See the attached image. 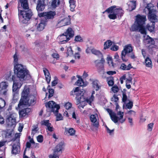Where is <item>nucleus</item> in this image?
Masks as SVG:
<instances>
[{
	"instance_id": "17",
	"label": "nucleus",
	"mask_w": 158,
	"mask_h": 158,
	"mask_svg": "<svg viewBox=\"0 0 158 158\" xmlns=\"http://www.w3.org/2000/svg\"><path fill=\"white\" fill-rule=\"evenodd\" d=\"M118 115H120L119 118L117 116L115 113L110 117L111 120L115 123H117L118 120H120L123 118V112L119 111L118 113Z\"/></svg>"
},
{
	"instance_id": "60",
	"label": "nucleus",
	"mask_w": 158,
	"mask_h": 158,
	"mask_svg": "<svg viewBox=\"0 0 158 158\" xmlns=\"http://www.w3.org/2000/svg\"><path fill=\"white\" fill-rule=\"evenodd\" d=\"M52 56L54 58H56L57 59H58L59 58V55L57 53H53L52 54Z\"/></svg>"
},
{
	"instance_id": "62",
	"label": "nucleus",
	"mask_w": 158,
	"mask_h": 158,
	"mask_svg": "<svg viewBox=\"0 0 158 158\" xmlns=\"http://www.w3.org/2000/svg\"><path fill=\"white\" fill-rule=\"evenodd\" d=\"M93 100V98H87L86 100V102L88 103L90 105L91 104Z\"/></svg>"
},
{
	"instance_id": "39",
	"label": "nucleus",
	"mask_w": 158,
	"mask_h": 158,
	"mask_svg": "<svg viewBox=\"0 0 158 158\" xmlns=\"http://www.w3.org/2000/svg\"><path fill=\"white\" fill-rule=\"evenodd\" d=\"M146 40H147V44H154V41L152 38L149 35H147L146 38Z\"/></svg>"
},
{
	"instance_id": "48",
	"label": "nucleus",
	"mask_w": 158,
	"mask_h": 158,
	"mask_svg": "<svg viewBox=\"0 0 158 158\" xmlns=\"http://www.w3.org/2000/svg\"><path fill=\"white\" fill-rule=\"evenodd\" d=\"M48 92L49 94L48 96V98H49L53 96L54 93V90L53 89H49Z\"/></svg>"
},
{
	"instance_id": "59",
	"label": "nucleus",
	"mask_w": 158,
	"mask_h": 158,
	"mask_svg": "<svg viewBox=\"0 0 158 158\" xmlns=\"http://www.w3.org/2000/svg\"><path fill=\"white\" fill-rule=\"evenodd\" d=\"M123 95V98H122V101L123 102H126L127 100V96L126 95V94H122Z\"/></svg>"
},
{
	"instance_id": "29",
	"label": "nucleus",
	"mask_w": 158,
	"mask_h": 158,
	"mask_svg": "<svg viewBox=\"0 0 158 158\" xmlns=\"http://www.w3.org/2000/svg\"><path fill=\"white\" fill-rule=\"evenodd\" d=\"M75 130L72 128H70L69 129L67 128H65L64 133L65 135H67L68 133H69L70 135L73 136L75 135Z\"/></svg>"
},
{
	"instance_id": "57",
	"label": "nucleus",
	"mask_w": 158,
	"mask_h": 158,
	"mask_svg": "<svg viewBox=\"0 0 158 158\" xmlns=\"http://www.w3.org/2000/svg\"><path fill=\"white\" fill-rule=\"evenodd\" d=\"M118 100V98L117 96L115 94L113 95V97L112 98V101H114L116 102L117 103V101Z\"/></svg>"
},
{
	"instance_id": "31",
	"label": "nucleus",
	"mask_w": 158,
	"mask_h": 158,
	"mask_svg": "<svg viewBox=\"0 0 158 158\" xmlns=\"http://www.w3.org/2000/svg\"><path fill=\"white\" fill-rule=\"evenodd\" d=\"M155 23L151 22L147 24L146 26V28L150 32H152L155 29Z\"/></svg>"
},
{
	"instance_id": "51",
	"label": "nucleus",
	"mask_w": 158,
	"mask_h": 158,
	"mask_svg": "<svg viewBox=\"0 0 158 158\" xmlns=\"http://www.w3.org/2000/svg\"><path fill=\"white\" fill-rule=\"evenodd\" d=\"M133 106V102L131 101H130L127 103L126 105V106L128 109H131Z\"/></svg>"
},
{
	"instance_id": "32",
	"label": "nucleus",
	"mask_w": 158,
	"mask_h": 158,
	"mask_svg": "<svg viewBox=\"0 0 158 158\" xmlns=\"http://www.w3.org/2000/svg\"><path fill=\"white\" fill-rule=\"evenodd\" d=\"M92 53L98 56L102 57V55L101 52L99 50L93 48L91 50Z\"/></svg>"
},
{
	"instance_id": "2",
	"label": "nucleus",
	"mask_w": 158,
	"mask_h": 158,
	"mask_svg": "<svg viewBox=\"0 0 158 158\" xmlns=\"http://www.w3.org/2000/svg\"><path fill=\"white\" fill-rule=\"evenodd\" d=\"M146 20V16L144 15L138 14L135 16L134 23L131 27V30L132 31L139 30L141 34L146 35L147 34L144 24Z\"/></svg>"
},
{
	"instance_id": "43",
	"label": "nucleus",
	"mask_w": 158,
	"mask_h": 158,
	"mask_svg": "<svg viewBox=\"0 0 158 158\" xmlns=\"http://www.w3.org/2000/svg\"><path fill=\"white\" fill-rule=\"evenodd\" d=\"M38 128V126L37 125H34L33 126V128L32 129L31 132V135H34L37 132L38 130L37 129Z\"/></svg>"
},
{
	"instance_id": "8",
	"label": "nucleus",
	"mask_w": 158,
	"mask_h": 158,
	"mask_svg": "<svg viewBox=\"0 0 158 158\" xmlns=\"http://www.w3.org/2000/svg\"><path fill=\"white\" fill-rule=\"evenodd\" d=\"M21 80L18 79L15 74L13 75L11 77V81L13 82L12 86V90L13 92H16L17 90L22 86Z\"/></svg>"
},
{
	"instance_id": "22",
	"label": "nucleus",
	"mask_w": 158,
	"mask_h": 158,
	"mask_svg": "<svg viewBox=\"0 0 158 158\" xmlns=\"http://www.w3.org/2000/svg\"><path fill=\"white\" fill-rule=\"evenodd\" d=\"M64 33L67 36L70 40L71 38H72L74 35V31L72 28L70 27H68Z\"/></svg>"
},
{
	"instance_id": "54",
	"label": "nucleus",
	"mask_w": 158,
	"mask_h": 158,
	"mask_svg": "<svg viewBox=\"0 0 158 158\" xmlns=\"http://www.w3.org/2000/svg\"><path fill=\"white\" fill-rule=\"evenodd\" d=\"M106 110L107 111L108 113L109 114L110 117L113 114H115V113L112 110L109 108H107L106 109Z\"/></svg>"
},
{
	"instance_id": "18",
	"label": "nucleus",
	"mask_w": 158,
	"mask_h": 158,
	"mask_svg": "<svg viewBox=\"0 0 158 158\" xmlns=\"http://www.w3.org/2000/svg\"><path fill=\"white\" fill-rule=\"evenodd\" d=\"M6 122L8 125L10 126H13L16 124V119L14 117L12 114H10L8 116L6 119Z\"/></svg>"
},
{
	"instance_id": "49",
	"label": "nucleus",
	"mask_w": 158,
	"mask_h": 158,
	"mask_svg": "<svg viewBox=\"0 0 158 158\" xmlns=\"http://www.w3.org/2000/svg\"><path fill=\"white\" fill-rule=\"evenodd\" d=\"M37 140L38 142L41 143L43 141V137L42 135H39L37 137Z\"/></svg>"
},
{
	"instance_id": "24",
	"label": "nucleus",
	"mask_w": 158,
	"mask_h": 158,
	"mask_svg": "<svg viewBox=\"0 0 158 158\" xmlns=\"http://www.w3.org/2000/svg\"><path fill=\"white\" fill-rule=\"evenodd\" d=\"M90 118L91 121L93 123V126L96 128H98L99 126V123L98 121H97L95 115L94 114L91 115L90 116Z\"/></svg>"
},
{
	"instance_id": "14",
	"label": "nucleus",
	"mask_w": 158,
	"mask_h": 158,
	"mask_svg": "<svg viewBox=\"0 0 158 158\" xmlns=\"http://www.w3.org/2000/svg\"><path fill=\"white\" fill-rule=\"evenodd\" d=\"M83 94L84 93L83 92L80 90V88L78 87H76L75 89H73L70 93L71 95L76 94V98L78 99H79L80 100L81 99V97H83Z\"/></svg>"
},
{
	"instance_id": "10",
	"label": "nucleus",
	"mask_w": 158,
	"mask_h": 158,
	"mask_svg": "<svg viewBox=\"0 0 158 158\" xmlns=\"http://www.w3.org/2000/svg\"><path fill=\"white\" fill-rule=\"evenodd\" d=\"M45 106L47 108H50L51 111L52 112L58 113V110L60 108L59 105H57L53 101H50L47 103L45 104Z\"/></svg>"
},
{
	"instance_id": "33",
	"label": "nucleus",
	"mask_w": 158,
	"mask_h": 158,
	"mask_svg": "<svg viewBox=\"0 0 158 158\" xmlns=\"http://www.w3.org/2000/svg\"><path fill=\"white\" fill-rule=\"evenodd\" d=\"M69 3L70 4V10L73 11L75 10V8L76 7V1L74 0H69Z\"/></svg>"
},
{
	"instance_id": "40",
	"label": "nucleus",
	"mask_w": 158,
	"mask_h": 158,
	"mask_svg": "<svg viewBox=\"0 0 158 158\" xmlns=\"http://www.w3.org/2000/svg\"><path fill=\"white\" fill-rule=\"evenodd\" d=\"M6 102L4 100L0 98V111L5 107Z\"/></svg>"
},
{
	"instance_id": "4",
	"label": "nucleus",
	"mask_w": 158,
	"mask_h": 158,
	"mask_svg": "<svg viewBox=\"0 0 158 158\" xmlns=\"http://www.w3.org/2000/svg\"><path fill=\"white\" fill-rule=\"evenodd\" d=\"M14 71L16 75V77L20 80L24 79L25 77L29 78L31 77L28 71L26 69L24 68L23 66L21 64L14 66Z\"/></svg>"
},
{
	"instance_id": "56",
	"label": "nucleus",
	"mask_w": 158,
	"mask_h": 158,
	"mask_svg": "<svg viewBox=\"0 0 158 158\" xmlns=\"http://www.w3.org/2000/svg\"><path fill=\"white\" fill-rule=\"evenodd\" d=\"M67 53L68 55L73 54V51L72 50V48H68Z\"/></svg>"
},
{
	"instance_id": "9",
	"label": "nucleus",
	"mask_w": 158,
	"mask_h": 158,
	"mask_svg": "<svg viewBox=\"0 0 158 158\" xmlns=\"http://www.w3.org/2000/svg\"><path fill=\"white\" fill-rule=\"evenodd\" d=\"M64 144L63 143H59L55 147L53 154L49 155V158H59L58 155L62 153V150Z\"/></svg>"
},
{
	"instance_id": "13",
	"label": "nucleus",
	"mask_w": 158,
	"mask_h": 158,
	"mask_svg": "<svg viewBox=\"0 0 158 158\" xmlns=\"http://www.w3.org/2000/svg\"><path fill=\"white\" fill-rule=\"evenodd\" d=\"M11 153L12 154H16L20 152V139H19L18 141L15 142L12 147Z\"/></svg>"
},
{
	"instance_id": "53",
	"label": "nucleus",
	"mask_w": 158,
	"mask_h": 158,
	"mask_svg": "<svg viewBox=\"0 0 158 158\" xmlns=\"http://www.w3.org/2000/svg\"><path fill=\"white\" fill-rule=\"evenodd\" d=\"M72 104L70 102H68L65 105V107L66 109L68 110L72 107Z\"/></svg>"
},
{
	"instance_id": "34",
	"label": "nucleus",
	"mask_w": 158,
	"mask_h": 158,
	"mask_svg": "<svg viewBox=\"0 0 158 158\" xmlns=\"http://www.w3.org/2000/svg\"><path fill=\"white\" fill-rule=\"evenodd\" d=\"M107 63L109 65L113 68H114L116 67V64H114L113 62V59L112 57L109 56L107 57Z\"/></svg>"
},
{
	"instance_id": "55",
	"label": "nucleus",
	"mask_w": 158,
	"mask_h": 158,
	"mask_svg": "<svg viewBox=\"0 0 158 158\" xmlns=\"http://www.w3.org/2000/svg\"><path fill=\"white\" fill-rule=\"evenodd\" d=\"M114 57V59H115V61H119L120 59H119V55L117 53L115 54Z\"/></svg>"
},
{
	"instance_id": "20",
	"label": "nucleus",
	"mask_w": 158,
	"mask_h": 158,
	"mask_svg": "<svg viewBox=\"0 0 158 158\" xmlns=\"http://www.w3.org/2000/svg\"><path fill=\"white\" fill-rule=\"evenodd\" d=\"M70 23V20L69 18H65L58 22V25L60 27L67 25Z\"/></svg>"
},
{
	"instance_id": "36",
	"label": "nucleus",
	"mask_w": 158,
	"mask_h": 158,
	"mask_svg": "<svg viewBox=\"0 0 158 158\" xmlns=\"http://www.w3.org/2000/svg\"><path fill=\"white\" fill-rule=\"evenodd\" d=\"M112 44V42L110 40H107L104 43V49H106L109 48Z\"/></svg>"
},
{
	"instance_id": "30",
	"label": "nucleus",
	"mask_w": 158,
	"mask_h": 158,
	"mask_svg": "<svg viewBox=\"0 0 158 158\" xmlns=\"http://www.w3.org/2000/svg\"><path fill=\"white\" fill-rule=\"evenodd\" d=\"M60 0H52L51 7L52 9H55L60 5Z\"/></svg>"
},
{
	"instance_id": "64",
	"label": "nucleus",
	"mask_w": 158,
	"mask_h": 158,
	"mask_svg": "<svg viewBox=\"0 0 158 158\" xmlns=\"http://www.w3.org/2000/svg\"><path fill=\"white\" fill-rule=\"evenodd\" d=\"M51 125H48L47 127V129L49 131L52 132L53 131V127H51Z\"/></svg>"
},
{
	"instance_id": "61",
	"label": "nucleus",
	"mask_w": 158,
	"mask_h": 158,
	"mask_svg": "<svg viewBox=\"0 0 158 158\" xmlns=\"http://www.w3.org/2000/svg\"><path fill=\"white\" fill-rule=\"evenodd\" d=\"M106 73L109 75H113L116 73L115 71H108L106 72Z\"/></svg>"
},
{
	"instance_id": "6",
	"label": "nucleus",
	"mask_w": 158,
	"mask_h": 158,
	"mask_svg": "<svg viewBox=\"0 0 158 158\" xmlns=\"http://www.w3.org/2000/svg\"><path fill=\"white\" fill-rule=\"evenodd\" d=\"M38 16L40 17H44L42 18L45 22L47 23L49 20H53L56 15V12L55 11H49L47 12H41L38 14Z\"/></svg>"
},
{
	"instance_id": "45",
	"label": "nucleus",
	"mask_w": 158,
	"mask_h": 158,
	"mask_svg": "<svg viewBox=\"0 0 158 158\" xmlns=\"http://www.w3.org/2000/svg\"><path fill=\"white\" fill-rule=\"evenodd\" d=\"M152 5L151 3H148L146 7V8H147L148 11V13H149L150 11L152 12L154 11L153 9L152 8Z\"/></svg>"
},
{
	"instance_id": "19",
	"label": "nucleus",
	"mask_w": 158,
	"mask_h": 158,
	"mask_svg": "<svg viewBox=\"0 0 158 158\" xmlns=\"http://www.w3.org/2000/svg\"><path fill=\"white\" fill-rule=\"evenodd\" d=\"M57 39L60 44H65L70 40L64 33L59 35L57 37Z\"/></svg>"
},
{
	"instance_id": "23",
	"label": "nucleus",
	"mask_w": 158,
	"mask_h": 158,
	"mask_svg": "<svg viewBox=\"0 0 158 158\" xmlns=\"http://www.w3.org/2000/svg\"><path fill=\"white\" fill-rule=\"evenodd\" d=\"M156 17V15L154 13V11L152 12L150 11V12L148 13V18L149 20L151 21V22L155 23V22H156L157 21Z\"/></svg>"
},
{
	"instance_id": "27",
	"label": "nucleus",
	"mask_w": 158,
	"mask_h": 158,
	"mask_svg": "<svg viewBox=\"0 0 158 158\" xmlns=\"http://www.w3.org/2000/svg\"><path fill=\"white\" fill-rule=\"evenodd\" d=\"M99 81L97 80L93 81L92 85L93 87L94 88L96 91H98L101 89V86L99 85Z\"/></svg>"
},
{
	"instance_id": "11",
	"label": "nucleus",
	"mask_w": 158,
	"mask_h": 158,
	"mask_svg": "<svg viewBox=\"0 0 158 158\" xmlns=\"http://www.w3.org/2000/svg\"><path fill=\"white\" fill-rule=\"evenodd\" d=\"M46 1L47 2L48 0H38L36 9L38 13V14L40 13V12L44 10L46 6L45 1Z\"/></svg>"
},
{
	"instance_id": "25",
	"label": "nucleus",
	"mask_w": 158,
	"mask_h": 158,
	"mask_svg": "<svg viewBox=\"0 0 158 158\" xmlns=\"http://www.w3.org/2000/svg\"><path fill=\"white\" fill-rule=\"evenodd\" d=\"M43 72L44 73L46 81L48 84H49L51 81V76L50 73L48 70L46 68H43Z\"/></svg>"
},
{
	"instance_id": "1",
	"label": "nucleus",
	"mask_w": 158,
	"mask_h": 158,
	"mask_svg": "<svg viewBox=\"0 0 158 158\" xmlns=\"http://www.w3.org/2000/svg\"><path fill=\"white\" fill-rule=\"evenodd\" d=\"M18 2L19 22L27 24L33 15L32 12L29 9L28 0H18Z\"/></svg>"
},
{
	"instance_id": "37",
	"label": "nucleus",
	"mask_w": 158,
	"mask_h": 158,
	"mask_svg": "<svg viewBox=\"0 0 158 158\" xmlns=\"http://www.w3.org/2000/svg\"><path fill=\"white\" fill-rule=\"evenodd\" d=\"M145 62L147 67H150L152 66V61L149 57H148L146 58L145 60Z\"/></svg>"
},
{
	"instance_id": "44",
	"label": "nucleus",
	"mask_w": 158,
	"mask_h": 158,
	"mask_svg": "<svg viewBox=\"0 0 158 158\" xmlns=\"http://www.w3.org/2000/svg\"><path fill=\"white\" fill-rule=\"evenodd\" d=\"M13 57L14 59V62L15 65V66H16L17 65L19 64H18V58L16 52L14 55Z\"/></svg>"
},
{
	"instance_id": "63",
	"label": "nucleus",
	"mask_w": 158,
	"mask_h": 158,
	"mask_svg": "<svg viewBox=\"0 0 158 158\" xmlns=\"http://www.w3.org/2000/svg\"><path fill=\"white\" fill-rule=\"evenodd\" d=\"M133 4V7L132 8L131 10H133L135 9L136 7V1H131Z\"/></svg>"
},
{
	"instance_id": "16",
	"label": "nucleus",
	"mask_w": 158,
	"mask_h": 158,
	"mask_svg": "<svg viewBox=\"0 0 158 158\" xmlns=\"http://www.w3.org/2000/svg\"><path fill=\"white\" fill-rule=\"evenodd\" d=\"M30 93L29 89V88H24L22 93L21 97L19 101V103H23V101L27 99L28 97V95Z\"/></svg>"
},
{
	"instance_id": "7",
	"label": "nucleus",
	"mask_w": 158,
	"mask_h": 158,
	"mask_svg": "<svg viewBox=\"0 0 158 158\" xmlns=\"http://www.w3.org/2000/svg\"><path fill=\"white\" fill-rule=\"evenodd\" d=\"M36 102V98L33 95H30L27 99L23 101V103H19L18 104V107L19 108L23 105H27L28 106L34 105Z\"/></svg>"
},
{
	"instance_id": "41",
	"label": "nucleus",
	"mask_w": 158,
	"mask_h": 158,
	"mask_svg": "<svg viewBox=\"0 0 158 158\" xmlns=\"http://www.w3.org/2000/svg\"><path fill=\"white\" fill-rule=\"evenodd\" d=\"M76 83L77 85L80 86H83L84 85L83 80L81 77L80 78L79 77V79Z\"/></svg>"
},
{
	"instance_id": "15",
	"label": "nucleus",
	"mask_w": 158,
	"mask_h": 158,
	"mask_svg": "<svg viewBox=\"0 0 158 158\" xmlns=\"http://www.w3.org/2000/svg\"><path fill=\"white\" fill-rule=\"evenodd\" d=\"M31 111V109L29 108H26L19 110V117L22 118H24L26 116L28 115Z\"/></svg>"
},
{
	"instance_id": "3",
	"label": "nucleus",
	"mask_w": 158,
	"mask_h": 158,
	"mask_svg": "<svg viewBox=\"0 0 158 158\" xmlns=\"http://www.w3.org/2000/svg\"><path fill=\"white\" fill-rule=\"evenodd\" d=\"M116 6L114 5L111 6L106 9L102 13L104 14L107 12L110 13L108 15L109 18L111 19H115L117 18V16L121 18L124 14V11L121 8H116Z\"/></svg>"
},
{
	"instance_id": "38",
	"label": "nucleus",
	"mask_w": 158,
	"mask_h": 158,
	"mask_svg": "<svg viewBox=\"0 0 158 158\" xmlns=\"http://www.w3.org/2000/svg\"><path fill=\"white\" fill-rule=\"evenodd\" d=\"M12 75V72L11 71H9L6 73L4 75V78L6 80L9 81H11V76Z\"/></svg>"
},
{
	"instance_id": "58",
	"label": "nucleus",
	"mask_w": 158,
	"mask_h": 158,
	"mask_svg": "<svg viewBox=\"0 0 158 158\" xmlns=\"http://www.w3.org/2000/svg\"><path fill=\"white\" fill-rule=\"evenodd\" d=\"M153 123H151L150 124H149L148 125V129L149 131H151L152 130V128L153 127Z\"/></svg>"
},
{
	"instance_id": "12",
	"label": "nucleus",
	"mask_w": 158,
	"mask_h": 158,
	"mask_svg": "<svg viewBox=\"0 0 158 158\" xmlns=\"http://www.w3.org/2000/svg\"><path fill=\"white\" fill-rule=\"evenodd\" d=\"M9 84L6 81H2L0 83V94L6 95L8 90Z\"/></svg>"
},
{
	"instance_id": "26",
	"label": "nucleus",
	"mask_w": 158,
	"mask_h": 158,
	"mask_svg": "<svg viewBox=\"0 0 158 158\" xmlns=\"http://www.w3.org/2000/svg\"><path fill=\"white\" fill-rule=\"evenodd\" d=\"M96 66L99 73H104L105 72L104 65L102 63L98 62L96 64Z\"/></svg>"
},
{
	"instance_id": "50",
	"label": "nucleus",
	"mask_w": 158,
	"mask_h": 158,
	"mask_svg": "<svg viewBox=\"0 0 158 158\" xmlns=\"http://www.w3.org/2000/svg\"><path fill=\"white\" fill-rule=\"evenodd\" d=\"M56 116V121H58L63 120V117L60 114L57 113Z\"/></svg>"
},
{
	"instance_id": "52",
	"label": "nucleus",
	"mask_w": 158,
	"mask_h": 158,
	"mask_svg": "<svg viewBox=\"0 0 158 158\" xmlns=\"http://www.w3.org/2000/svg\"><path fill=\"white\" fill-rule=\"evenodd\" d=\"M119 47L118 46L116 45H114L112 46L110 48V49L114 51H117Z\"/></svg>"
},
{
	"instance_id": "47",
	"label": "nucleus",
	"mask_w": 158,
	"mask_h": 158,
	"mask_svg": "<svg viewBox=\"0 0 158 158\" xmlns=\"http://www.w3.org/2000/svg\"><path fill=\"white\" fill-rule=\"evenodd\" d=\"M74 40L76 42H82L83 41V39L79 35H77L75 37Z\"/></svg>"
},
{
	"instance_id": "5",
	"label": "nucleus",
	"mask_w": 158,
	"mask_h": 158,
	"mask_svg": "<svg viewBox=\"0 0 158 158\" xmlns=\"http://www.w3.org/2000/svg\"><path fill=\"white\" fill-rule=\"evenodd\" d=\"M133 51V48L131 44L126 45L121 52V58L123 62H126L128 61V57H130L132 59L135 58L134 54L132 53L131 55L128 54Z\"/></svg>"
},
{
	"instance_id": "21",
	"label": "nucleus",
	"mask_w": 158,
	"mask_h": 158,
	"mask_svg": "<svg viewBox=\"0 0 158 158\" xmlns=\"http://www.w3.org/2000/svg\"><path fill=\"white\" fill-rule=\"evenodd\" d=\"M45 21L42 18L41 19L40 22L37 26V30L41 31L44 28L45 26L47 25L48 23L47 22H45Z\"/></svg>"
},
{
	"instance_id": "35",
	"label": "nucleus",
	"mask_w": 158,
	"mask_h": 158,
	"mask_svg": "<svg viewBox=\"0 0 158 158\" xmlns=\"http://www.w3.org/2000/svg\"><path fill=\"white\" fill-rule=\"evenodd\" d=\"M108 84L109 86H112L114 84V77L112 76L108 77L107 78Z\"/></svg>"
},
{
	"instance_id": "28",
	"label": "nucleus",
	"mask_w": 158,
	"mask_h": 158,
	"mask_svg": "<svg viewBox=\"0 0 158 158\" xmlns=\"http://www.w3.org/2000/svg\"><path fill=\"white\" fill-rule=\"evenodd\" d=\"M133 68L131 64H129L127 66L124 63H122L120 67V69L123 70H128Z\"/></svg>"
},
{
	"instance_id": "46",
	"label": "nucleus",
	"mask_w": 158,
	"mask_h": 158,
	"mask_svg": "<svg viewBox=\"0 0 158 158\" xmlns=\"http://www.w3.org/2000/svg\"><path fill=\"white\" fill-rule=\"evenodd\" d=\"M111 89L114 93H116L118 92L119 90L118 87L116 85L113 86L111 88Z\"/></svg>"
},
{
	"instance_id": "42",
	"label": "nucleus",
	"mask_w": 158,
	"mask_h": 158,
	"mask_svg": "<svg viewBox=\"0 0 158 158\" xmlns=\"http://www.w3.org/2000/svg\"><path fill=\"white\" fill-rule=\"evenodd\" d=\"M49 121L48 120H44L41 121L40 123L41 125H44L47 127L48 125H51V123H49Z\"/></svg>"
}]
</instances>
